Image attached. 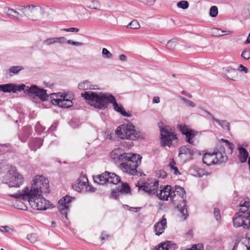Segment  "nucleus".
I'll return each mask as SVG.
<instances>
[{
  "label": "nucleus",
  "mask_w": 250,
  "mask_h": 250,
  "mask_svg": "<svg viewBox=\"0 0 250 250\" xmlns=\"http://www.w3.org/2000/svg\"><path fill=\"white\" fill-rule=\"evenodd\" d=\"M110 157L115 162L120 163V167L124 172L132 175H145L137 170L141 163L142 157L141 155L131 153H123L121 149L118 148L111 152Z\"/></svg>",
  "instance_id": "f257e3e1"
},
{
  "label": "nucleus",
  "mask_w": 250,
  "mask_h": 250,
  "mask_svg": "<svg viewBox=\"0 0 250 250\" xmlns=\"http://www.w3.org/2000/svg\"><path fill=\"white\" fill-rule=\"evenodd\" d=\"M42 193H37L34 195L32 193H14L10 196L16 199L28 202L31 207L37 210H45L54 207L53 204L43 197Z\"/></svg>",
  "instance_id": "f03ea898"
},
{
  "label": "nucleus",
  "mask_w": 250,
  "mask_h": 250,
  "mask_svg": "<svg viewBox=\"0 0 250 250\" xmlns=\"http://www.w3.org/2000/svg\"><path fill=\"white\" fill-rule=\"evenodd\" d=\"M82 97L90 101L91 106L99 110H104L108 107L109 100L113 95L108 93L100 92L99 93L86 91L81 94Z\"/></svg>",
  "instance_id": "7ed1b4c3"
},
{
  "label": "nucleus",
  "mask_w": 250,
  "mask_h": 250,
  "mask_svg": "<svg viewBox=\"0 0 250 250\" xmlns=\"http://www.w3.org/2000/svg\"><path fill=\"white\" fill-rule=\"evenodd\" d=\"M49 192V181L42 175L34 177L30 187L24 188L21 191L16 193H32V195L37 193H47Z\"/></svg>",
  "instance_id": "20e7f679"
},
{
  "label": "nucleus",
  "mask_w": 250,
  "mask_h": 250,
  "mask_svg": "<svg viewBox=\"0 0 250 250\" xmlns=\"http://www.w3.org/2000/svg\"><path fill=\"white\" fill-rule=\"evenodd\" d=\"M116 134L122 139L136 140L143 139V134L135 129L134 126L131 124H123L119 126L116 130Z\"/></svg>",
  "instance_id": "39448f33"
},
{
  "label": "nucleus",
  "mask_w": 250,
  "mask_h": 250,
  "mask_svg": "<svg viewBox=\"0 0 250 250\" xmlns=\"http://www.w3.org/2000/svg\"><path fill=\"white\" fill-rule=\"evenodd\" d=\"M3 181L9 187L19 188L24 183V178L15 168L11 167L4 176Z\"/></svg>",
  "instance_id": "423d86ee"
},
{
  "label": "nucleus",
  "mask_w": 250,
  "mask_h": 250,
  "mask_svg": "<svg viewBox=\"0 0 250 250\" xmlns=\"http://www.w3.org/2000/svg\"><path fill=\"white\" fill-rule=\"evenodd\" d=\"M172 194L173 195V200H174V197L176 196H179L182 199L183 206H182L181 205H179L177 206V208L180 212L179 217L180 220L182 221H185L188 216V208L187 205H186V197L185 196L186 191L184 188L179 186H175L174 190H172Z\"/></svg>",
  "instance_id": "0eeeda50"
},
{
  "label": "nucleus",
  "mask_w": 250,
  "mask_h": 250,
  "mask_svg": "<svg viewBox=\"0 0 250 250\" xmlns=\"http://www.w3.org/2000/svg\"><path fill=\"white\" fill-rule=\"evenodd\" d=\"M233 225L236 228L242 227L245 229L250 227V211H239L233 219Z\"/></svg>",
  "instance_id": "6e6552de"
},
{
  "label": "nucleus",
  "mask_w": 250,
  "mask_h": 250,
  "mask_svg": "<svg viewBox=\"0 0 250 250\" xmlns=\"http://www.w3.org/2000/svg\"><path fill=\"white\" fill-rule=\"evenodd\" d=\"M55 95L57 96L56 94L53 93L51 94V96ZM51 102L54 105H58L62 108H68L71 107L73 103L72 100L71 99V96H69L67 94H63L60 96V98H53L52 96L50 97Z\"/></svg>",
  "instance_id": "1a4fd4ad"
},
{
  "label": "nucleus",
  "mask_w": 250,
  "mask_h": 250,
  "mask_svg": "<svg viewBox=\"0 0 250 250\" xmlns=\"http://www.w3.org/2000/svg\"><path fill=\"white\" fill-rule=\"evenodd\" d=\"M202 160L204 164L209 166L222 163L223 161V157L221 153L219 152L206 153L204 154Z\"/></svg>",
  "instance_id": "9d476101"
},
{
  "label": "nucleus",
  "mask_w": 250,
  "mask_h": 250,
  "mask_svg": "<svg viewBox=\"0 0 250 250\" xmlns=\"http://www.w3.org/2000/svg\"><path fill=\"white\" fill-rule=\"evenodd\" d=\"M75 198L66 195L62 198L58 202V208L62 215H64L65 219L67 221V213L70 210V204Z\"/></svg>",
  "instance_id": "9b49d317"
},
{
  "label": "nucleus",
  "mask_w": 250,
  "mask_h": 250,
  "mask_svg": "<svg viewBox=\"0 0 250 250\" xmlns=\"http://www.w3.org/2000/svg\"><path fill=\"white\" fill-rule=\"evenodd\" d=\"M160 130L162 146L170 147L172 140L177 139L176 135L165 128H162Z\"/></svg>",
  "instance_id": "f8f14e48"
},
{
  "label": "nucleus",
  "mask_w": 250,
  "mask_h": 250,
  "mask_svg": "<svg viewBox=\"0 0 250 250\" xmlns=\"http://www.w3.org/2000/svg\"><path fill=\"white\" fill-rule=\"evenodd\" d=\"M159 181L156 179H151L148 182L144 183L139 189H142L149 194L156 195L157 194V188H158Z\"/></svg>",
  "instance_id": "ddd939ff"
},
{
  "label": "nucleus",
  "mask_w": 250,
  "mask_h": 250,
  "mask_svg": "<svg viewBox=\"0 0 250 250\" xmlns=\"http://www.w3.org/2000/svg\"><path fill=\"white\" fill-rule=\"evenodd\" d=\"M157 194H156L155 195L160 200L167 201L168 197H170L172 200L173 201V195L170 186H161L160 189L157 188Z\"/></svg>",
  "instance_id": "4468645a"
},
{
  "label": "nucleus",
  "mask_w": 250,
  "mask_h": 250,
  "mask_svg": "<svg viewBox=\"0 0 250 250\" xmlns=\"http://www.w3.org/2000/svg\"><path fill=\"white\" fill-rule=\"evenodd\" d=\"M26 85L24 84L17 85L14 83L0 84V91L4 93H16L24 90Z\"/></svg>",
  "instance_id": "2eb2a0df"
},
{
  "label": "nucleus",
  "mask_w": 250,
  "mask_h": 250,
  "mask_svg": "<svg viewBox=\"0 0 250 250\" xmlns=\"http://www.w3.org/2000/svg\"><path fill=\"white\" fill-rule=\"evenodd\" d=\"M24 92L35 95L42 101L47 100L49 97L45 90L40 88L35 85H31L28 89H26Z\"/></svg>",
  "instance_id": "dca6fc26"
},
{
  "label": "nucleus",
  "mask_w": 250,
  "mask_h": 250,
  "mask_svg": "<svg viewBox=\"0 0 250 250\" xmlns=\"http://www.w3.org/2000/svg\"><path fill=\"white\" fill-rule=\"evenodd\" d=\"M153 228L155 234L157 236H160L164 232L167 228V221L165 215H164L159 219V221L154 225Z\"/></svg>",
  "instance_id": "f3484780"
},
{
  "label": "nucleus",
  "mask_w": 250,
  "mask_h": 250,
  "mask_svg": "<svg viewBox=\"0 0 250 250\" xmlns=\"http://www.w3.org/2000/svg\"><path fill=\"white\" fill-rule=\"evenodd\" d=\"M111 100H109V104H112L113 108L116 112L120 113L122 115L125 117H131V114L127 113L124 110V108L122 105L118 104L116 98L114 96H113V97H111Z\"/></svg>",
  "instance_id": "a211bd4d"
},
{
  "label": "nucleus",
  "mask_w": 250,
  "mask_h": 250,
  "mask_svg": "<svg viewBox=\"0 0 250 250\" xmlns=\"http://www.w3.org/2000/svg\"><path fill=\"white\" fill-rule=\"evenodd\" d=\"M201 135V132L188 128V144L196 145L199 142L198 138Z\"/></svg>",
  "instance_id": "6ab92c4d"
},
{
  "label": "nucleus",
  "mask_w": 250,
  "mask_h": 250,
  "mask_svg": "<svg viewBox=\"0 0 250 250\" xmlns=\"http://www.w3.org/2000/svg\"><path fill=\"white\" fill-rule=\"evenodd\" d=\"M32 128L30 126H26L19 131V138L23 143H25L29 137L32 134Z\"/></svg>",
  "instance_id": "aec40b11"
},
{
  "label": "nucleus",
  "mask_w": 250,
  "mask_h": 250,
  "mask_svg": "<svg viewBox=\"0 0 250 250\" xmlns=\"http://www.w3.org/2000/svg\"><path fill=\"white\" fill-rule=\"evenodd\" d=\"M43 140L41 138H31L28 142L29 148L33 151H36L42 146Z\"/></svg>",
  "instance_id": "412c9836"
},
{
  "label": "nucleus",
  "mask_w": 250,
  "mask_h": 250,
  "mask_svg": "<svg viewBox=\"0 0 250 250\" xmlns=\"http://www.w3.org/2000/svg\"><path fill=\"white\" fill-rule=\"evenodd\" d=\"M177 247V245L174 242L167 241L160 244L153 250H175Z\"/></svg>",
  "instance_id": "4be33fe9"
},
{
  "label": "nucleus",
  "mask_w": 250,
  "mask_h": 250,
  "mask_svg": "<svg viewBox=\"0 0 250 250\" xmlns=\"http://www.w3.org/2000/svg\"><path fill=\"white\" fill-rule=\"evenodd\" d=\"M88 184V180L87 178L85 176H81L76 181V190L81 191L84 188H85Z\"/></svg>",
  "instance_id": "5701e85b"
},
{
  "label": "nucleus",
  "mask_w": 250,
  "mask_h": 250,
  "mask_svg": "<svg viewBox=\"0 0 250 250\" xmlns=\"http://www.w3.org/2000/svg\"><path fill=\"white\" fill-rule=\"evenodd\" d=\"M109 174V172L105 171L101 175L96 176L94 177V181L99 185H104L107 183V177Z\"/></svg>",
  "instance_id": "b1692460"
},
{
  "label": "nucleus",
  "mask_w": 250,
  "mask_h": 250,
  "mask_svg": "<svg viewBox=\"0 0 250 250\" xmlns=\"http://www.w3.org/2000/svg\"><path fill=\"white\" fill-rule=\"evenodd\" d=\"M97 85L92 84L90 82L85 80L81 82L78 85L79 89L83 90H94L97 89Z\"/></svg>",
  "instance_id": "393cba45"
},
{
  "label": "nucleus",
  "mask_w": 250,
  "mask_h": 250,
  "mask_svg": "<svg viewBox=\"0 0 250 250\" xmlns=\"http://www.w3.org/2000/svg\"><path fill=\"white\" fill-rule=\"evenodd\" d=\"M238 149L239 151L238 157L240 162L241 163H245L247 161L249 156L248 152L245 148L243 147H239Z\"/></svg>",
  "instance_id": "a878e982"
},
{
  "label": "nucleus",
  "mask_w": 250,
  "mask_h": 250,
  "mask_svg": "<svg viewBox=\"0 0 250 250\" xmlns=\"http://www.w3.org/2000/svg\"><path fill=\"white\" fill-rule=\"evenodd\" d=\"M107 183L116 185L121 182V178L120 176L116 175L114 173L109 172V174L107 177Z\"/></svg>",
  "instance_id": "bb28decb"
},
{
  "label": "nucleus",
  "mask_w": 250,
  "mask_h": 250,
  "mask_svg": "<svg viewBox=\"0 0 250 250\" xmlns=\"http://www.w3.org/2000/svg\"><path fill=\"white\" fill-rule=\"evenodd\" d=\"M214 122L220 125L224 129L230 131V127L229 122L227 120H220L218 119H214Z\"/></svg>",
  "instance_id": "cd10ccee"
},
{
  "label": "nucleus",
  "mask_w": 250,
  "mask_h": 250,
  "mask_svg": "<svg viewBox=\"0 0 250 250\" xmlns=\"http://www.w3.org/2000/svg\"><path fill=\"white\" fill-rule=\"evenodd\" d=\"M121 194H128L130 192V187L127 183H121V187H118Z\"/></svg>",
  "instance_id": "c85d7f7f"
},
{
  "label": "nucleus",
  "mask_w": 250,
  "mask_h": 250,
  "mask_svg": "<svg viewBox=\"0 0 250 250\" xmlns=\"http://www.w3.org/2000/svg\"><path fill=\"white\" fill-rule=\"evenodd\" d=\"M4 12L7 14L9 16H11L14 18L18 19V16H22L21 14H20L18 12L14 10L13 9L5 8L4 10Z\"/></svg>",
  "instance_id": "c756f323"
},
{
  "label": "nucleus",
  "mask_w": 250,
  "mask_h": 250,
  "mask_svg": "<svg viewBox=\"0 0 250 250\" xmlns=\"http://www.w3.org/2000/svg\"><path fill=\"white\" fill-rule=\"evenodd\" d=\"M175 166H176V163L174 161V159L173 158L171 159L169 164H168V167L170 168L171 171L172 170L173 171V173L175 175H180L181 173L179 172L177 167H176Z\"/></svg>",
  "instance_id": "7c9ffc66"
},
{
  "label": "nucleus",
  "mask_w": 250,
  "mask_h": 250,
  "mask_svg": "<svg viewBox=\"0 0 250 250\" xmlns=\"http://www.w3.org/2000/svg\"><path fill=\"white\" fill-rule=\"evenodd\" d=\"M189 171L190 175L195 177H201L204 175L203 170L196 167L195 169H190Z\"/></svg>",
  "instance_id": "2f4dec72"
},
{
  "label": "nucleus",
  "mask_w": 250,
  "mask_h": 250,
  "mask_svg": "<svg viewBox=\"0 0 250 250\" xmlns=\"http://www.w3.org/2000/svg\"><path fill=\"white\" fill-rule=\"evenodd\" d=\"M177 128L183 135H185L186 141L188 142V126L185 124H179L177 125Z\"/></svg>",
  "instance_id": "473e14b6"
},
{
  "label": "nucleus",
  "mask_w": 250,
  "mask_h": 250,
  "mask_svg": "<svg viewBox=\"0 0 250 250\" xmlns=\"http://www.w3.org/2000/svg\"><path fill=\"white\" fill-rule=\"evenodd\" d=\"M227 77L232 81H236L238 77V72L237 69L234 68L229 74H228Z\"/></svg>",
  "instance_id": "72a5a7b5"
},
{
  "label": "nucleus",
  "mask_w": 250,
  "mask_h": 250,
  "mask_svg": "<svg viewBox=\"0 0 250 250\" xmlns=\"http://www.w3.org/2000/svg\"><path fill=\"white\" fill-rule=\"evenodd\" d=\"M24 67L21 65L12 66L9 68V72L14 74H17L20 71L23 70Z\"/></svg>",
  "instance_id": "f704fd0d"
},
{
  "label": "nucleus",
  "mask_w": 250,
  "mask_h": 250,
  "mask_svg": "<svg viewBox=\"0 0 250 250\" xmlns=\"http://www.w3.org/2000/svg\"><path fill=\"white\" fill-rule=\"evenodd\" d=\"M155 176L159 178L165 179L167 177V173L164 169L156 170L155 171Z\"/></svg>",
  "instance_id": "c9c22d12"
},
{
  "label": "nucleus",
  "mask_w": 250,
  "mask_h": 250,
  "mask_svg": "<svg viewBox=\"0 0 250 250\" xmlns=\"http://www.w3.org/2000/svg\"><path fill=\"white\" fill-rule=\"evenodd\" d=\"M140 25L137 20H133L128 25H126L127 28H130L132 29H138L139 28Z\"/></svg>",
  "instance_id": "e433bc0d"
},
{
  "label": "nucleus",
  "mask_w": 250,
  "mask_h": 250,
  "mask_svg": "<svg viewBox=\"0 0 250 250\" xmlns=\"http://www.w3.org/2000/svg\"><path fill=\"white\" fill-rule=\"evenodd\" d=\"M120 194H121V192L120 191L118 187H117L116 188H114L111 190L110 197L117 199L120 195Z\"/></svg>",
  "instance_id": "4c0bfd02"
},
{
  "label": "nucleus",
  "mask_w": 250,
  "mask_h": 250,
  "mask_svg": "<svg viewBox=\"0 0 250 250\" xmlns=\"http://www.w3.org/2000/svg\"><path fill=\"white\" fill-rule=\"evenodd\" d=\"M218 13V8L216 6H212L209 10V15L212 17H215Z\"/></svg>",
  "instance_id": "58836bf2"
},
{
  "label": "nucleus",
  "mask_w": 250,
  "mask_h": 250,
  "mask_svg": "<svg viewBox=\"0 0 250 250\" xmlns=\"http://www.w3.org/2000/svg\"><path fill=\"white\" fill-rule=\"evenodd\" d=\"M241 57L244 59L249 60L250 59V48L245 49L242 52Z\"/></svg>",
  "instance_id": "ea45409f"
},
{
  "label": "nucleus",
  "mask_w": 250,
  "mask_h": 250,
  "mask_svg": "<svg viewBox=\"0 0 250 250\" xmlns=\"http://www.w3.org/2000/svg\"><path fill=\"white\" fill-rule=\"evenodd\" d=\"M44 129L45 128L43 126H42L39 122H37L35 127V131L38 134H41L44 131Z\"/></svg>",
  "instance_id": "a19ab883"
},
{
  "label": "nucleus",
  "mask_w": 250,
  "mask_h": 250,
  "mask_svg": "<svg viewBox=\"0 0 250 250\" xmlns=\"http://www.w3.org/2000/svg\"><path fill=\"white\" fill-rule=\"evenodd\" d=\"M250 205V203L249 201H245L243 205H240L241 208L240 209V211H250L249 210V207Z\"/></svg>",
  "instance_id": "79ce46f5"
},
{
  "label": "nucleus",
  "mask_w": 250,
  "mask_h": 250,
  "mask_svg": "<svg viewBox=\"0 0 250 250\" xmlns=\"http://www.w3.org/2000/svg\"><path fill=\"white\" fill-rule=\"evenodd\" d=\"M177 6L178 8L186 9L188 8V1L181 0L177 3Z\"/></svg>",
  "instance_id": "37998d69"
},
{
  "label": "nucleus",
  "mask_w": 250,
  "mask_h": 250,
  "mask_svg": "<svg viewBox=\"0 0 250 250\" xmlns=\"http://www.w3.org/2000/svg\"><path fill=\"white\" fill-rule=\"evenodd\" d=\"M56 43V38H50L45 40L43 42V43L46 45H50L52 44Z\"/></svg>",
  "instance_id": "c03bdc74"
},
{
  "label": "nucleus",
  "mask_w": 250,
  "mask_h": 250,
  "mask_svg": "<svg viewBox=\"0 0 250 250\" xmlns=\"http://www.w3.org/2000/svg\"><path fill=\"white\" fill-rule=\"evenodd\" d=\"M38 237L35 233H32L27 236V239L32 243H34L37 240Z\"/></svg>",
  "instance_id": "a18cd8bd"
},
{
  "label": "nucleus",
  "mask_w": 250,
  "mask_h": 250,
  "mask_svg": "<svg viewBox=\"0 0 250 250\" xmlns=\"http://www.w3.org/2000/svg\"><path fill=\"white\" fill-rule=\"evenodd\" d=\"M176 43L174 40H169L167 44V47L169 49H173L175 48Z\"/></svg>",
  "instance_id": "49530a36"
},
{
  "label": "nucleus",
  "mask_w": 250,
  "mask_h": 250,
  "mask_svg": "<svg viewBox=\"0 0 250 250\" xmlns=\"http://www.w3.org/2000/svg\"><path fill=\"white\" fill-rule=\"evenodd\" d=\"M56 38V43H59L61 44H64L65 43H67V39L63 37H55Z\"/></svg>",
  "instance_id": "de8ad7c7"
},
{
  "label": "nucleus",
  "mask_w": 250,
  "mask_h": 250,
  "mask_svg": "<svg viewBox=\"0 0 250 250\" xmlns=\"http://www.w3.org/2000/svg\"><path fill=\"white\" fill-rule=\"evenodd\" d=\"M204 247L202 244H194L188 250H203Z\"/></svg>",
  "instance_id": "09e8293b"
},
{
  "label": "nucleus",
  "mask_w": 250,
  "mask_h": 250,
  "mask_svg": "<svg viewBox=\"0 0 250 250\" xmlns=\"http://www.w3.org/2000/svg\"><path fill=\"white\" fill-rule=\"evenodd\" d=\"M214 215L217 221H219L221 220V215L220 214V210L218 208H215L214 209Z\"/></svg>",
  "instance_id": "8fccbe9b"
},
{
  "label": "nucleus",
  "mask_w": 250,
  "mask_h": 250,
  "mask_svg": "<svg viewBox=\"0 0 250 250\" xmlns=\"http://www.w3.org/2000/svg\"><path fill=\"white\" fill-rule=\"evenodd\" d=\"M247 250H250V237H246L243 242Z\"/></svg>",
  "instance_id": "3c124183"
},
{
  "label": "nucleus",
  "mask_w": 250,
  "mask_h": 250,
  "mask_svg": "<svg viewBox=\"0 0 250 250\" xmlns=\"http://www.w3.org/2000/svg\"><path fill=\"white\" fill-rule=\"evenodd\" d=\"M102 54L105 56L106 58H111L112 57L111 53L105 48H104L102 50Z\"/></svg>",
  "instance_id": "603ef678"
},
{
  "label": "nucleus",
  "mask_w": 250,
  "mask_h": 250,
  "mask_svg": "<svg viewBox=\"0 0 250 250\" xmlns=\"http://www.w3.org/2000/svg\"><path fill=\"white\" fill-rule=\"evenodd\" d=\"M221 141L226 143L227 147L232 151L233 149V145L230 143L228 140L222 139Z\"/></svg>",
  "instance_id": "864d4df0"
},
{
  "label": "nucleus",
  "mask_w": 250,
  "mask_h": 250,
  "mask_svg": "<svg viewBox=\"0 0 250 250\" xmlns=\"http://www.w3.org/2000/svg\"><path fill=\"white\" fill-rule=\"evenodd\" d=\"M238 71H240V72H244V73H247L248 72V69L244 66L242 64H240L238 68V69L237 70Z\"/></svg>",
  "instance_id": "5fc2aeb1"
},
{
  "label": "nucleus",
  "mask_w": 250,
  "mask_h": 250,
  "mask_svg": "<svg viewBox=\"0 0 250 250\" xmlns=\"http://www.w3.org/2000/svg\"><path fill=\"white\" fill-rule=\"evenodd\" d=\"M124 208H126L128 210H129L130 211H135V212H137L141 208H139V207H137V208L131 207L126 205H124Z\"/></svg>",
  "instance_id": "6e6d98bb"
},
{
  "label": "nucleus",
  "mask_w": 250,
  "mask_h": 250,
  "mask_svg": "<svg viewBox=\"0 0 250 250\" xmlns=\"http://www.w3.org/2000/svg\"><path fill=\"white\" fill-rule=\"evenodd\" d=\"M67 43L76 46H83V43L81 42H74L71 40H68Z\"/></svg>",
  "instance_id": "4d7b16f0"
},
{
  "label": "nucleus",
  "mask_w": 250,
  "mask_h": 250,
  "mask_svg": "<svg viewBox=\"0 0 250 250\" xmlns=\"http://www.w3.org/2000/svg\"><path fill=\"white\" fill-rule=\"evenodd\" d=\"M10 230H12L9 227L4 226L0 227V231L4 232H9Z\"/></svg>",
  "instance_id": "13d9d810"
},
{
  "label": "nucleus",
  "mask_w": 250,
  "mask_h": 250,
  "mask_svg": "<svg viewBox=\"0 0 250 250\" xmlns=\"http://www.w3.org/2000/svg\"><path fill=\"white\" fill-rule=\"evenodd\" d=\"M234 68L228 66L225 68H223V71L225 73L226 76L228 75V74H229L230 72H231V70H233Z\"/></svg>",
  "instance_id": "bf43d9fd"
},
{
  "label": "nucleus",
  "mask_w": 250,
  "mask_h": 250,
  "mask_svg": "<svg viewBox=\"0 0 250 250\" xmlns=\"http://www.w3.org/2000/svg\"><path fill=\"white\" fill-rule=\"evenodd\" d=\"M86 191H88L91 192H94L96 191V188H94L92 186H89L88 184L85 188Z\"/></svg>",
  "instance_id": "052dcab7"
},
{
  "label": "nucleus",
  "mask_w": 250,
  "mask_h": 250,
  "mask_svg": "<svg viewBox=\"0 0 250 250\" xmlns=\"http://www.w3.org/2000/svg\"><path fill=\"white\" fill-rule=\"evenodd\" d=\"M213 31V33L215 34V36H222L223 35L222 33L224 32L218 29H214Z\"/></svg>",
  "instance_id": "680f3d73"
},
{
  "label": "nucleus",
  "mask_w": 250,
  "mask_h": 250,
  "mask_svg": "<svg viewBox=\"0 0 250 250\" xmlns=\"http://www.w3.org/2000/svg\"><path fill=\"white\" fill-rule=\"evenodd\" d=\"M155 0H142L141 1L145 4L151 5H153Z\"/></svg>",
  "instance_id": "e2e57ef3"
},
{
  "label": "nucleus",
  "mask_w": 250,
  "mask_h": 250,
  "mask_svg": "<svg viewBox=\"0 0 250 250\" xmlns=\"http://www.w3.org/2000/svg\"><path fill=\"white\" fill-rule=\"evenodd\" d=\"M108 237H109L108 234H106L104 232H103L101 234L100 238H101V240L103 241V240H105L107 239Z\"/></svg>",
  "instance_id": "0e129e2a"
},
{
  "label": "nucleus",
  "mask_w": 250,
  "mask_h": 250,
  "mask_svg": "<svg viewBox=\"0 0 250 250\" xmlns=\"http://www.w3.org/2000/svg\"><path fill=\"white\" fill-rule=\"evenodd\" d=\"M205 113L207 114V115L208 117L209 118L211 119L212 121L214 122V119L216 118H215L209 111L207 110H204Z\"/></svg>",
  "instance_id": "69168bd1"
},
{
  "label": "nucleus",
  "mask_w": 250,
  "mask_h": 250,
  "mask_svg": "<svg viewBox=\"0 0 250 250\" xmlns=\"http://www.w3.org/2000/svg\"><path fill=\"white\" fill-rule=\"evenodd\" d=\"M58 124L57 123H54L53 124L51 125V126L49 127V130L50 131H53L55 130L57 127Z\"/></svg>",
  "instance_id": "338daca9"
},
{
  "label": "nucleus",
  "mask_w": 250,
  "mask_h": 250,
  "mask_svg": "<svg viewBox=\"0 0 250 250\" xmlns=\"http://www.w3.org/2000/svg\"><path fill=\"white\" fill-rule=\"evenodd\" d=\"M160 98L159 97H154L152 100L153 103L158 104V103H160Z\"/></svg>",
  "instance_id": "774afa93"
}]
</instances>
